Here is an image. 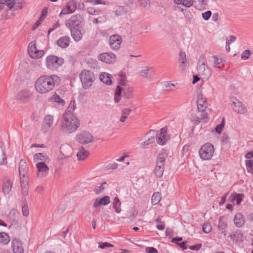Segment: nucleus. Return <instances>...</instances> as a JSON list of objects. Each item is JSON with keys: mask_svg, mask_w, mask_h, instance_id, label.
<instances>
[{"mask_svg": "<svg viewBox=\"0 0 253 253\" xmlns=\"http://www.w3.org/2000/svg\"><path fill=\"white\" fill-rule=\"evenodd\" d=\"M60 82V78L56 75L42 76L35 82V88L38 93L44 94L52 90Z\"/></svg>", "mask_w": 253, "mask_h": 253, "instance_id": "1", "label": "nucleus"}, {"mask_svg": "<svg viewBox=\"0 0 253 253\" xmlns=\"http://www.w3.org/2000/svg\"><path fill=\"white\" fill-rule=\"evenodd\" d=\"M61 129L64 132L71 133L80 126L79 120L73 114H64Z\"/></svg>", "mask_w": 253, "mask_h": 253, "instance_id": "2", "label": "nucleus"}, {"mask_svg": "<svg viewBox=\"0 0 253 253\" xmlns=\"http://www.w3.org/2000/svg\"><path fill=\"white\" fill-rule=\"evenodd\" d=\"M79 77L82 84V87L84 89L89 88L95 80L94 73L91 71L85 69L82 71Z\"/></svg>", "mask_w": 253, "mask_h": 253, "instance_id": "3", "label": "nucleus"}, {"mask_svg": "<svg viewBox=\"0 0 253 253\" xmlns=\"http://www.w3.org/2000/svg\"><path fill=\"white\" fill-rule=\"evenodd\" d=\"M133 88L129 86L122 87L118 85L115 91L114 101L116 103L120 102L121 97L123 96L126 99L130 98L132 95Z\"/></svg>", "mask_w": 253, "mask_h": 253, "instance_id": "4", "label": "nucleus"}, {"mask_svg": "<svg viewBox=\"0 0 253 253\" xmlns=\"http://www.w3.org/2000/svg\"><path fill=\"white\" fill-rule=\"evenodd\" d=\"M46 66L51 71H55L64 63V60L61 57L54 55H50L46 58Z\"/></svg>", "mask_w": 253, "mask_h": 253, "instance_id": "5", "label": "nucleus"}, {"mask_svg": "<svg viewBox=\"0 0 253 253\" xmlns=\"http://www.w3.org/2000/svg\"><path fill=\"white\" fill-rule=\"evenodd\" d=\"M84 22V18L83 15L77 14L72 15L70 18L66 20L65 25L69 29L81 28Z\"/></svg>", "mask_w": 253, "mask_h": 253, "instance_id": "6", "label": "nucleus"}, {"mask_svg": "<svg viewBox=\"0 0 253 253\" xmlns=\"http://www.w3.org/2000/svg\"><path fill=\"white\" fill-rule=\"evenodd\" d=\"M213 146L210 143L204 144L199 151L200 158L203 160H210L213 155Z\"/></svg>", "mask_w": 253, "mask_h": 253, "instance_id": "7", "label": "nucleus"}, {"mask_svg": "<svg viewBox=\"0 0 253 253\" xmlns=\"http://www.w3.org/2000/svg\"><path fill=\"white\" fill-rule=\"evenodd\" d=\"M93 139V137L89 132L83 131L77 134L76 140L79 143L84 145L92 142Z\"/></svg>", "mask_w": 253, "mask_h": 253, "instance_id": "8", "label": "nucleus"}, {"mask_svg": "<svg viewBox=\"0 0 253 253\" xmlns=\"http://www.w3.org/2000/svg\"><path fill=\"white\" fill-rule=\"evenodd\" d=\"M157 143L161 145H164L166 142L170 139L167 134V127H164L161 129L160 132L157 133L155 135Z\"/></svg>", "mask_w": 253, "mask_h": 253, "instance_id": "9", "label": "nucleus"}, {"mask_svg": "<svg viewBox=\"0 0 253 253\" xmlns=\"http://www.w3.org/2000/svg\"><path fill=\"white\" fill-rule=\"evenodd\" d=\"M197 70L199 74L204 76V78H208L211 75L209 68L207 67L206 68L204 57H200L198 63Z\"/></svg>", "mask_w": 253, "mask_h": 253, "instance_id": "10", "label": "nucleus"}, {"mask_svg": "<svg viewBox=\"0 0 253 253\" xmlns=\"http://www.w3.org/2000/svg\"><path fill=\"white\" fill-rule=\"evenodd\" d=\"M77 8V4L76 0H71L66 3L65 7L62 9L59 16L61 17L62 15L72 13L75 11Z\"/></svg>", "mask_w": 253, "mask_h": 253, "instance_id": "11", "label": "nucleus"}, {"mask_svg": "<svg viewBox=\"0 0 253 253\" xmlns=\"http://www.w3.org/2000/svg\"><path fill=\"white\" fill-rule=\"evenodd\" d=\"M98 59L107 64H112L116 61V55L112 52L102 53L99 55Z\"/></svg>", "mask_w": 253, "mask_h": 253, "instance_id": "12", "label": "nucleus"}, {"mask_svg": "<svg viewBox=\"0 0 253 253\" xmlns=\"http://www.w3.org/2000/svg\"><path fill=\"white\" fill-rule=\"evenodd\" d=\"M122 41V38L119 35H114L111 36L109 38L110 47L113 50H118L120 47Z\"/></svg>", "mask_w": 253, "mask_h": 253, "instance_id": "13", "label": "nucleus"}, {"mask_svg": "<svg viewBox=\"0 0 253 253\" xmlns=\"http://www.w3.org/2000/svg\"><path fill=\"white\" fill-rule=\"evenodd\" d=\"M232 105L233 109L238 113L244 114L246 111L244 105L236 97L232 98Z\"/></svg>", "mask_w": 253, "mask_h": 253, "instance_id": "14", "label": "nucleus"}, {"mask_svg": "<svg viewBox=\"0 0 253 253\" xmlns=\"http://www.w3.org/2000/svg\"><path fill=\"white\" fill-rule=\"evenodd\" d=\"M38 170V175L43 177L48 173L49 168L44 162L38 163L36 165Z\"/></svg>", "mask_w": 253, "mask_h": 253, "instance_id": "15", "label": "nucleus"}, {"mask_svg": "<svg viewBox=\"0 0 253 253\" xmlns=\"http://www.w3.org/2000/svg\"><path fill=\"white\" fill-rule=\"evenodd\" d=\"M29 167L26 161L21 159L19 164V173L20 178L27 177L26 175L28 172Z\"/></svg>", "mask_w": 253, "mask_h": 253, "instance_id": "16", "label": "nucleus"}, {"mask_svg": "<svg viewBox=\"0 0 253 253\" xmlns=\"http://www.w3.org/2000/svg\"><path fill=\"white\" fill-rule=\"evenodd\" d=\"M12 247L14 253H24L21 241L17 238H14L12 242Z\"/></svg>", "mask_w": 253, "mask_h": 253, "instance_id": "17", "label": "nucleus"}, {"mask_svg": "<svg viewBox=\"0 0 253 253\" xmlns=\"http://www.w3.org/2000/svg\"><path fill=\"white\" fill-rule=\"evenodd\" d=\"M110 203V197L108 196H105L101 198H96L93 203V207L96 208L101 206H106Z\"/></svg>", "mask_w": 253, "mask_h": 253, "instance_id": "18", "label": "nucleus"}, {"mask_svg": "<svg viewBox=\"0 0 253 253\" xmlns=\"http://www.w3.org/2000/svg\"><path fill=\"white\" fill-rule=\"evenodd\" d=\"M186 55L184 52L180 51L179 53L178 63L179 70L183 72L186 67Z\"/></svg>", "mask_w": 253, "mask_h": 253, "instance_id": "19", "label": "nucleus"}, {"mask_svg": "<svg viewBox=\"0 0 253 253\" xmlns=\"http://www.w3.org/2000/svg\"><path fill=\"white\" fill-rule=\"evenodd\" d=\"M32 95L31 93L28 90H23L19 91L16 95L17 100L24 102L28 101Z\"/></svg>", "mask_w": 253, "mask_h": 253, "instance_id": "20", "label": "nucleus"}, {"mask_svg": "<svg viewBox=\"0 0 253 253\" xmlns=\"http://www.w3.org/2000/svg\"><path fill=\"white\" fill-rule=\"evenodd\" d=\"M70 42V37L68 36H64L60 38L56 41V44L62 48H66L69 46Z\"/></svg>", "mask_w": 253, "mask_h": 253, "instance_id": "21", "label": "nucleus"}, {"mask_svg": "<svg viewBox=\"0 0 253 253\" xmlns=\"http://www.w3.org/2000/svg\"><path fill=\"white\" fill-rule=\"evenodd\" d=\"M71 36L76 42H79L83 38V34L81 32V28H74L70 29Z\"/></svg>", "mask_w": 253, "mask_h": 253, "instance_id": "22", "label": "nucleus"}, {"mask_svg": "<svg viewBox=\"0 0 253 253\" xmlns=\"http://www.w3.org/2000/svg\"><path fill=\"white\" fill-rule=\"evenodd\" d=\"M21 187L22 194L27 196L28 194L29 184L27 177L20 178Z\"/></svg>", "mask_w": 253, "mask_h": 253, "instance_id": "23", "label": "nucleus"}, {"mask_svg": "<svg viewBox=\"0 0 253 253\" xmlns=\"http://www.w3.org/2000/svg\"><path fill=\"white\" fill-rule=\"evenodd\" d=\"M244 195L242 194H232L230 196V201L234 204L239 205L241 203Z\"/></svg>", "mask_w": 253, "mask_h": 253, "instance_id": "24", "label": "nucleus"}, {"mask_svg": "<svg viewBox=\"0 0 253 253\" xmlns=\"http://www.w3.org/2000/svg\"><path fill=\"white\" fill-rule=\"evenodd\" d=\"M234 223L237 227H241L245 224V219L243 215L240 213H237L234 218Z\"/></svg>", "mask_w": 253, "mask_h": 253, "instance_id": "25", "label": "nucleus"}, {"mask_svg": "<svg viewBox=\"0 0 253 253\" xmlns=\"http://www.w3.org/2000/svg\"><path fill=\"white\" fill-rule=\"evenodd\" d=\"M12 186V183L10 181L9 178H5L3 183L2 192L5 195L8 194L11 191Z\"/></svg>", "mask_w": 253, "mask_h": 253, "instance_id": "26", "label": "nucleus"}, {"mask_svg": "<svg viewBox=\"0 0 253 253\" xmlns=\"http://www.w3.org/2000/svg\"><path fill=\"white\" fill-rule=\"evenodd\" d=\"M112 76L107 73H103L101 74L99 77L100 81L107 85H111L112 84Z\"/></svg>", "mask_w": 253, "mask_h": 253, "instance_id": "27", "label": "nucleus"}, {"mask_svg": "<svg viewBox=\"0 0 253 253\" xmlns=\"http://www.w3.org/2000/svg\"><path fill=\"white\" fill-rule=\"evenodd\" d=\"M165 170V164L161 163V164H158L156 162V166L154 170V173L155 175L158 177H161Z\"/></svg>", "mask_w": 253, "mask_h": 253, "instance_id": "28", "label": "nucleus"}, {"mask_svg": "<svg viewBox=\"0 0 253 253\" xmlns=\"http://www.w3.org/2000/svg\"><path fill=\"white\" fill-rule=\"evenodd\" d=\"M89 153L88 151L84 149L83 147H81L79 149L78 152L77 154V156L79 160H84L89 156Z\"/></svg>", "mask_w": 253, "mask_h": 253, "instance_id": "29", "label": "nucleus"}, {"mask_svg": "<svg viewBox=\"0 0 253 253\" xmlns=\"http://www.w3.org/2000/svg\"><path fill=\"white\" fill-rule=\"evenodd\" d=\"M168 156V153L165 149H163L158 154L156 162L159 164L163 163L165 164L166 158Z\"/></svg>", "mask_w": 253, "mask_h": 253, "instance_id": "30", "label": "nucleus"}, {"mask_svg": "<svg viewBox=\"0 0 253 253\" xmlns=\"http://www.w3.org/2000/svg\"><path fill=\"white\" fill-rule=\"evenodd\" d=\"M222 217H220L218 220V229L224 236H226V229L227 228V223L222 221Z\"/></svg>", "mask_w": 253, "mask_h": 253, "instance_id": "31", "label": "nucleus"}, {"mask_svg": "<svg viewBox=\"0 0 253 253\" xmlns=\"http://www.w3.org/2000/svg\"><path fill=\"white\" fill-rule=\"evenodd\" d=\"M53 117L51 115H46L43 123V127L45 129L50 127L53 124Z\"/></svg>", "mask_w": 253, "mask_h": 253, "instance_id": "32", "label": "nucleus"}, {"mask_svg": "<svg viewBox=\"0 0 253 253\" xmlns=\"http://www.w3.org/2000/svg\"><path fill=\"white\" fill-rule=\"evenodd\" d=\"M229 237L232 240L235 242H238L242 240V239L243 237V234L241 231L239 230L237 231L233 234H231Z\"/></svg>", "mask_w": 253, "mask_h": 253, "instance_id": "33", "label": "nucleus"}, {"mask_svg": "<svg viewBox=\"0 0 253 253\" xmlns=\"http://www.w3.org/2000/svg\"><path fill=\"white\" fill-rule=\"evenodd\" d=\"M121 202L119 198L115 197L113 202V208L117 213H120L121 211Z\"/></svg>", "mask_w": 253, "mask_h": 253, "instance_id": "34", "label": "nucleus"}, {"mask_svg": "<svg viewBox=\"0 0 253 253\" xmlns=\"http://www.w3.org/2000/svg\"><path fill=\"white\" fill-rule=\"evenodd\" d=\"M37 49L36 44L35 43H33L32 42L30 43L28 47V52L32 58H35V57H37L40 56L38 55H36V53L34 52V51Z\"/></svg>", "mask_w": 253, "mask_h": 253, "instance_id": "35", "label": "nucleus"}, {"mask_svg": "<svg viewBox=\"0 0 253 253\" xmlns=\"http://www.w3.org/2000/svg\"><path fill=\"white\" fill-rule=\"evenodd\" d=\"M211 59H212L214 62V67L220 68L223 66V64L222 66H220V64L222 63L223 62L225 61L223 59L218 58L217 56L214 55L211 57Z\"/></svg>", "mask_w": 253, "mask_h": 253, "instance_id": "36", "label": "nucleus"}, {"mask_svg": "<svg viewBox=\"0 0 253 253\" xmlns=\"http://www.w3.org/2000/svg\"><path fill=\"white\" fill-rule=\"evenodd\" d=\"M47 159H48L47 155L42 153H36L34 156V160L35 161L41 160L46 162Z\"/></svg>", "mask_w": 253, "mask_h": 253, "instance_id": "37", "label": "nucleus"}, {"mask_svg": "<svg viewBox=\"0 0 253 253\" xmlns=\"http://www.w3.org/2000/svg\"><path fill=\"white\" fill-rule=\"evenodd\" d=\"M9 236L6 233L0 232V243L6 245L9 243Z\"/></svg>", "mask_w": 253, "mask_h": 253, "instance_id": "38", "label": "nucleus"}, {"mask_svg": "<svg viewBox=\"0 0 253 253\" xmlns=\"http://www.w3.org/2000/svg\"><path fill=\"white\" fill-rule=\"evenodd\" d=\"M161 200V194L159 192L154 193L151 198L152 203L154 205L158 204Z\"/></svg>", "mask_w": 253, "mask_h": 253, "instance_id": "39", "label": "nucleus"}, {"mask_svg": "<svg viewBox=\"0 0 253 253\" xmlns=\"http://www.w3.org/2000/svg\"><path fill=\"white\" fill-rule=\"evenodd\" d=\"M163 89L165 90H171V87H174L175 84L170 82H164L162 83Z\"/></svg>", "mask_w": 253, "mask_h": 253, "instance_id": "40", "label": "nucleus"}, {"mask_svg": "<svg viewBox=\"0 0 253 253\" xmlns=\"http://www.w3.org/2000/svg\"><path fill=\"white\" fill-rule=\"evenodd\" d=\"M225 118H223L220 124L217 125L215 127V130L217 133L220 134L221 133L222 130L225 126Z\"/></svg>", "mask_w": 253, "mask_h": 253, "instance_id": "41", "label": "nucleus"}, {"mask_svg": "<svg viewBox=\"0 0 253 253\" xmlns=\"http://www.w3.org/2000/svg\"><path fill=\"white\" fill-rule=\"evenodd\" d=\"M76 108V102L74 100L72 101L65 113L64 114H73V111L75 110Z\"/></svg>", "mask_w": 253, "mask_h": 253, "instance_id": "42", "label": "nucleus"}, {"mask_svg": "<svg viewBox=\"0 0 253 253\" xmlns=\"http://www.w3.org/2000/svg\"><path fill=\"white\" fill-rule=\"evenodd\" d=\"M203 231L205 233H209L211 230V226L209 222L205 223L202 226Z\"/></svg>", "mask_w": 253, "mask_h": 253, "instance_id": "43", "label": "nucleus"}, {"mask_svg": "<svg viewBox=\"0 0 253 253\" xmlns=\"http://www.w3.org/2000/svg\"><path fill=\"white\" fill-rule=\"evenodd\" d=\"M105 184H106V182H103L100 186L95 187L93 190V191L96 194H100L104 190L105 188L103 185Z\"/></svg>", "mask_w": 253, "mask_h": 253, "instance_id": "44", "label": "nucleus"}, {"mask_svg": "<svg viewBox=\"0 0 253 253\" xmlns=\"http://www.w3.org/2000/svg\"><path fill=\"white\" fill-rule=\"evenodd\" d=\"M6 4L9 9L12 8L13 4L11 0H0V4Z\"/></svg>", "mask_w": 253, "mask_h": 253, "instance_id": "45", "label": "nucleus"}, {"mask_svg": "<svg viewBox=\"0 0 253 253\" xmlns=\"http://www.w3.org/2000/svg\"><path fill=\"white\" fill-rule=\"evenodd\" d=\"M2 159L0 162V165H4L7 164V157L5 154V150L2 149Z\"/></svg>", "mask_w": 253, "mask_h": 253, "instance_id": "46", "label": "nucleus"}, {"mask_svg": "<svg viewBox=\"0 0 253 253\" xmlns=\"http://www.w3.org/2000/svg\"><path fill=\"white\" fill-rule=\"evenodd\" d=\"M252 53L249 49L245 50L242 53L241 58L243 60H247L249 58V56L251 55Z\"/></svg>", "mask_w": 253, "mask_h": 253, "instance_id": "47", "label": "nucleus"}, {"mask_svg": "<svg viewBox=\"0 0 253 253\" xmlns=\"http://www.w3.org/2000/svg\"><path fill=\"white\" fill-rule=\"evenodd\" d=\"M114 245L108 242H100L99 243V247L102 249H104L106 248L113 247Z\"/></svg>", "mask_w": 253, "mask_h": 253, "instance_id": "48", "label": "nucleus"}, {"mask_svg": "<svg viewBox=\"0 0 253 253\" xmlns=\"http://www.w3.org/2000/svg\"><path fill=\"white\" fill-rule=\"evenodd\" d=\"M191 120L193 123L195 125L199 124L201 121V118L200 117L197 116L195 114H192Z\"/></svg>", "mask_w": 253, "mask_h": 253, "instance_id": "49", "label": "nucleus"}, {"mask_svg": "<svg viewBox=\"0 0 253 253\" xmlns=\"http://www.w3.org/2000/svg\"><path fill=\"white\" fill-rule=\"evenodd\" d=\"M211 11H210V10H208L204 13H202V18L206 21H207L208 20L211 15Z\"/></svg>", "mask_w": 253, "mask_h": 253, "instance_id": "50", "label": "nucleus"}, {"mask_svg": "<svg viewBox=\"0 0 253 253\" xmlns=\"http://www.w3.org/2000/svg\"><path fill=\"white\" fill-rule=\"evenodd\" d=\"M207 101L203 98L202 94H198L197 96V106L201 105V103H206Z\"/></svg>", "mask_w": 253, "mask_h": 253, "instance_id": "51", "label": "nucleus"}, {"mask_svg": "<svg viewBox=\"0 0 253 253\" xmlns=\"http://www.w3.org/2000/svg\"><path fill=\"white\" fill-rule=\"evenodd\" d=\"M22 214L24 216H26L29 214V209L28 205L26 204L24 205L22 207Z\"/></svg>", "mask_w": 253, "mask_h": 253, "instance_id": "52", "label": "nucleus"}, {"mask_svg": "<svg viewBox=\"0 0 253 253\" xmlns=\"http://www.w3.org/2000/svg\"><path fill=\"white\" fill-rule=\"evenodd\" d=\"M140 75L144 78H149L151 76L149 73V69L148 68L142 70L140 73Z\"/></svg>", "mask_w": 253, "mask_h": 253, "instance_id": "53", "label": "nucleus"}, {"mask_svg": "<svg viewBox=\"0 0 253 253\" xmlns=\"http://www.w3.org/2000/svg\"><path fill=\"white\" fill-rule=\"evenodd\" d=\"M86 2L91 3L94 5L105 3V1L102 0H86Z\"/></svg>", "mask_w": 253, "mask_h": 253, "instance_id": "54", "label": "nucleus"}, {"mask_svg": "<svg viewBox=\"0 0 253 253\" xmlns=\"http://www.w3.org/2000/svg\"><path fill=\"white\" fill-rule=\"evenodd\" d=\"M87 10L88 13L91 15H95L99 13V10L95 9L92 7H88Z\"/></svg>", "mask_w": 253, "mask_h": 253, "instance_id": "55", "label": "nucleus"}, {"mask_svg": "<svg viewBox=\"0 0 253 253\" xmlns=\"http://www.w3.org/2000/svg\"><path fill=\"white\" fill-rule=\"evenodd\" d=\"M155 141H156L155 136H151L150 138H149L148 139L146 140L144 142V144L145 145H148L150 144L153 143L154 142H155Z\"/></svg>", "mask_w": 253, "mask_h": 253, "instance_id": "56", "label": "nucleus"}, {"mask_svg": "<svg viewBox=\"0 0 253 253\" xmlns=\"http://www.w3.org/2000/svg\"><path fill=\"white\" fill-rule=\"evenodd\" d=\"M246 165L247 168H250V169H248V171L251 172V169H253V160H246Z\"/></svg>", "mask_w": 253, "mask_h": 253, "instance_id": "57", "label": "nucleus"}, {"mask_svg": "<svg viewBox=\"0 0 253 253\" xmlns=\"http://www.w3.org/2000/svg\"><path fill=\"white\" fill-rule=\"evenodd\" d=\"M64 148H66L67 149H69L70 150H72V148L70 146H62L60 148V152L61 153V154L65 157V158H68L70 156V155H65L64 153H63V150Z\"/></svg>", "mask_w": 253, "mask_h": 253, "instance_id": "58", "label": "nucleus"}, {"mask_svg": "<svg viewBox=\"0 0 253 253\" xmlns=\"http://www.w3.org/2000/svg\"><path fill=\"white\" fill-rule=\"evenodd\" d=\"M182 2V5L187 7H189L193 4V0H183Z\"/></svg>", "mask_w": 253, "mask_h": 253, "instance_id": "59", "label": "nucleus"}, {"mask_svg": "<svg viewBox=\"0 0 253 253\" xmlns=\"http://www.w3.org/2000/svg\"><path fill=\"white\" fill-rule=\"evenodd\" d=\"M202 246L201 244H198L193 246H188V248L191 250L199 251L201 248Z\"/></svg>", "mask_w": 253, "mask_h": 253, "instance_id": "60", "label": "nucleus"}, {"mask_svg": "<svg viewBox=\"0 0 253 253\" xmlns=\"http://www.w3.org/2000/svg\"><path fill=\"white\" fill-rule=\"evenodd\" d=\"M60 26V25L59 24V22L58 21H57L56 23L54 24L53 25H52V27L50 28L48 31V35H49V34L52 32V31H53L54 30H55V29H56L58 27H59Z\"/></svg>", "mask_w": 253, "mask_h": 253, "instance_id": "61", "label": "nucleus"}, {"mask_svg": "<svg viewBox=\"0 0 253 253\" xmlns=\"http://www.w3.org/2000/svg\"><path fill=\"white\" fill-rule=\"evenodd\" d=\"M146 252L147 253H158L157 250L154 247H147Z\"/></svg>", "mask_w": 253, "mask_h": 253, "instance_id": "62", "label": "nucleus"}, {"mask_svg": "<svg viewBox=\"0 0 253 253\" xmlns=\"http://www.w3.org/2000/svg\"><path fill=\"white\" fill-rule=\"evenodd\" d=\"M12 2H13L14 4H13V6L12 8H13L15 10H18L19 9H21L22 8V6L21 5V3L18 2L16 3L15 2L14 0H11Z\"/></svg>", "mask_w": 253, "mask_h": 253, "instance_id": "63", "label": "nucleus"}, {"mask_svg": "<svg viewBox=\"0 0 253 253\" xmlns=\"http://www.w3.org/2000/svg\"><path fill=\"white\" fill-rule=\"evenodd\" d=\"M207 102L204 103H201V105L197 106L199 112L205 111L207 108Z\"/></svg>", "mask_w": 253, "mask_h": 253, "instance_id": "64", "label": "nucleus"}]
</instances>
